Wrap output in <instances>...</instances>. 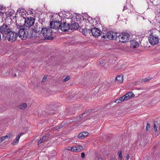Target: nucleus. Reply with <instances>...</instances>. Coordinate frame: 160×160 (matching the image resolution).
<instances>
[{"mask_svg": "<svg viewBox=\"0 0 160 160\" xmlns=\"http://www.w3.org/2000/svg\"><path fill=\"white\" fill-rule=\"evenodd\" d=\"M43 36L47 37L49 39L50 38V36L52 35V30L51 28H44L42 29L41 32Z\"/></svg>", "mask_w": 160, "mask_h": 160, "instance_id": "39448f33", "label": "nucleus"}, {"mask_svg": "<svg viewBox=\"0 0 160 160\" xmlns=\"http://www.w3.org/2000/svg\"><path fill=\"white\" fill-rule=\"evenodd\" d=\"M87 115L86 112L83 113L82 115L79 116V119L78 120V121L80 122L82 121H84L85 120V117L87 116Z\"/></svg>", "mask_w": 160, "mask_h": 160, "instance_id": "412c9836", "label": "nucleus"}, {"mask_svg": "<svg viewBox=\"0 0 160 160\" xmlns=\"http://www.w3.org/2000/svg\"><path fill=\"white\" fill-rule=\"evenodd\" d=\"M2 140H1V138H0V143L2 142Z\"/></svg>", "mask_w": 160, "mask_h": 160, "instance_id": "58836bf2", "label": "nucleus"}, {"mask_svg": "<svg viewBox=\"0 0 160 160\" xmlns=\"http://www.w3.org/2000/svg\"><path fill=\"white\" fill-rule=\"evenodd\" d=\"M118 157L120 159H122V151L120 150L118 152Z\"/></svg>", "mask_w": 160, "mask_h": 160, "instance_id": "a878e982", "label": "nucleus"}, {"mask_svg": "<svg viewBox=\"0 0 160 160\" xmlns=\"http://www.w3.org/2000/svg\"><path fill=\"white\" fill-rule=\"evenodd\" d=\"M27 107V104L26 103H22L18 106V108L20 109H25Z\"/></svg>", "mask_w": 160, "mask_h": 160, "instance_id": "5701e85b", "label": "nucleus"}, {"mask_svg": "<svg viewBox=\"0 0 160 160\" xmlns=\"http://www.w3.org/2000/svg\"><path fill=\"white\" fill-rule=\"evenodd\" d=\"M106 36L110 40L114 39L117 38V33L112 32H108L106 34Z\"/></svg>", "mask_w": 160, "mask_h": 160, "instance_id": "9b49d317", "label": "nucleus"}, {"mask_svg": "<svg viewBox=\"0 0 160 160\" xmlns=\"http://www.w3.org/2000/svg\"><path fill=\"white\" fill-rule=\"evenodd\" d=\"M105 37H106V36H105L103 35L102 36V38H105Z\"/></svg>", "mask_w": 160, "mask_h": 160, "instance_id": "4c0bfd02", "label": "nucleus"}, {"mask_svg": "<svg viewBox=\"0 0 160 160\" xmlns=\"http://www.w3.org/2000/svg\"><path fill=\"white\" fill-rule=\"evenodd\" d=\"M70 28L71 30H74L78 29L79 25L77 23L74 22L72 23L70 26Z\"/></svg>", "mask_w": 160, "mask_h": 160, "instance_id": "6ab92c4d", "label": "nucleus"}, {"mask_svg": "<svg viewBox=\"0 0 160 160\" xmlns=\"http://www.w3.org/2000/svg\"><path fill=\"white\" fill-rule=\"evenodd\" d=\"M129 158V156L128 154L126 156V159L128 160Z\"/></svg>", "mask_w": 160, "mask_h": 160, "instance_id": "c9c22d12", "label": "nucleus"}, {"mask_svg": "<svg viewBox=\"0 0 160 160\" xmlns=\"http://www.w3.org/2000/svg\"><path fill=\"white\" fill-rule=\"evenodd\" d=\"M58 127L56 128L57 129H60L62 128V126L61 125H59L58 126Z\"/></svg>", "mask_w": 160, "mask_h": 160, "instance_id": "f704fd0d", "label": "nucleus"}, {"mask_svg": "<svg viewBox=\"0 0 160 160\" xmlns=\"http://www.w3.org/2000/svg\"><path fill=\"white\" fill-rule=\"evenodd\" d=\"M70 28L69 24L66 22H64L62 23H61L60 30L62 31L66 32L69 30Z\"/></svg>", "mask_w": 160, "mask_h": 160, "instance_id": "f8f14e48", "label": "nucleus"}, {"mask_svg": "<svg viewBox=\"0 0 160 160\" xmlns=\"http://www.w3.org/2000/svg\"><path fill=\"white\" fill-rule=\"evenodd\" d=\"M125 101L128 100L134 97V95L132 92H129L127 93L124 95H123Z\"/></svg>", "mask_w": 160, "mask_h": 160, "instance_id": "ddd939ff", "label": "nucleus"}, {"mask_svg": "<svg viewBox=\"0 0 160 160\" xmlns=\"http://www.w3.org/2000/svg\"><path fill=\"white\" fill-rule=\"evenodd\" d=\"M47 78V77L46 76H45L42 80V82H44L46 81Z\"/></svg>", "mask_w": 160, "mask_h": 160, "instance_id": "2f4dec72", "label": "nucleus"}, {"mask_svg": "<svg viewBox=\"0 0 160 160\" xmlns=\"http://www.w3.org/2000/svg\"><path fill=\"white\" fill-rule=\"evenodd\" d=\"M16 76V74H15L14 75V76Z\"/></svg>", "mask_w": 160, "mask_h": 160, "instance_id": "ea45409f", "label": "nucleus"}, {"mask_svg": "<svg viewBox=\"0 0 160 160\" xmlns=\"http://www.w3.org/2000/svg\"><path fill=\"white\" fill-rule=\"evenodd\" d=\"M124 101H125V100L124 99V97L123 96L122 97L116 100L115 101V102L117 103H121L122 102H123Z\"/></svg>", "mask_w": 160, "mask_h": 160, "instance_id": "4be33fe9", "label": "nucleus"}, {"mask_svg": "<svg viewBox=\"0 0 160 160\" xmlns=\"http://www.w3.org/2000/svg\"><path fill=\"white\" fill-rule=\"evenodd\" d=\"M18 36L17 33L11 30L7 34L8 40L10 42H13L16 41Z\"/></svg>", "mask_w": 160, "mask_h": 160, "instance_id": "20e7f679", "label": "nucleus"}, {"mask_svg": "<svg viewBox=\"0 0 160 160\" xmlns=\"http://www.w3.org/2000/svg\"><path fill=\"white\" fill-rule=\"evenodd\" d=\"M11 30L9 27L5 24L0 27V32L2 34H7Z\"/></svg>", "mask_w": 160, "mask_h": 160, "instance_id": "6e6552de", "label": "nucleus"}, {"mask_svg": "<svg viewBox=\"0 0 160 160\" xmlns=\"http://www.w3.org/2000/svg\"><path fill=\"white\" fill-rule=\"evenodd\" d=\"M35 19L32 17H30L26 18L25 19L24 25L28 29L30 27L32 26L34 23Z\"/></svg>", "mask_w": 160, "mask_h": 160, "instance_id": "7ed1b4c3", "label": "nucleus"}, {"mask_svg": "<svg viewBox=\"0 0 160 160\" xmlns=\"http://www.w3.org/2000/svg\"><path fill=\"white\" fill-rule=\"evenodd\" d=\"M156 26L158 29V31L157 32H158V31H159L160 32V22H157Z\"/></svg>", "mask_w": 160, "mask_h": 160, "instance_id": "cd10ccee", "label": "nucleus"}, {"mask_svg": "<svg viewBox=\"0 0 160 160\" xmlns=\"http://www.w3.org/2000/svg\"><path fill=\"white\" fill-rule=\"evenodd\" d=\"M88 30H90V29H83L82 30V34H83L85 35H86L88 32L90 33V32H89L88 31Z\"/></svg>", "mask_w": 160, "mask_h": 160, "instance_id": "393cba45", "label": "nucleus"}, {"mask_svg": "<svg viewBox=\"0 0 160 160\" xmlns=\"http://www.w3.org/2000/svg\"><path fill=\"white\" fill-rule=\"evenodd\" d=\"M8 136L7 135H6L2 137L1 138H0L2 140V142L3 141L5 140L6 138H8Z\"/></svg>", "mask_w": 160, "mask_h": 160, "instance_id": "c756f323", "label": "nucleus"}, {"mask_svg": "<svg viewBox=\"0 0 160 160\" xmlns=\"http://www.w3.org/2000/svg\"><path fill=\"white\" fill-rule=\"evenodd\" d=\"M116 82L117 83H122L123 82V75H120L117 76L115 78Z\"/></svg>", "mask_w": 160, "mask_h": 160, "instance_id": "a211bd4d", "label": "nucleus"}, {"mask_svg": "<svg viewBox=\"0 0 160 160\" xmlns=\"http://www.w3.org/2000/svg\"><path fill=\"white\" fill-rule=\"evenodd\" d=\"M70 79V78L68 76H67L66 78L63 80V82H66L67 81Z\"/></svg>", "mask_w": 160, "mask_h": 160, "instance_id": "7c9ffc66", "label": "nucleus"}, {"mask_svg": "<svg viewBox=\"0 0 160 160\" xmlns=\"http://www.w3.org/2000/svg\"><path fill=\"white\" fill-rule=\"evenodd\" d=\"M158 122L155 121L154 122V129L155 132H156L157 130V128L158 127Z\"/></svg>", "mask_w": 160, "mask_h": 160, "instance_id": "b1692460", "label": "nucleus"}, {"mask_svg": "<svg viewBox=\"0 0 160 160\" xmlns=\"http://www.w3.org/2000/svg\"><path fill=\"white\" fill-rule=\"evenodd\" d=\"M88 135V133L86 131H84L80 133L78 136V138L80 139L84 138L87 137Z\"/></svg>", "mask_w": 160, "mask_h": 160, "instance_id": "dca6fc26", "label": "nucleus"}, {"mask_svg": "<svg viewBox=\"0 0 160 160\" xmlns=\"http://www.w3.org/2000/svg\"><path fill=\"white\" fill-rule=\"evenodd\" d=\"M150 128V125L149 123H147L146 127V130L148 131Z\"/></svg>", "mask_w": 160, "mask_h": 160, "instance_id": "c85d7f7f", "label": "nucleus"}, {"mask_svg": "<svg viewBox=\"0 0 160 160\" xmlns=\"http://www.w3.org/2000/svg\"><path fill=\"white\" fill-rule=\"evenodd\" d=\"M81 156L82 158H84L85 157V153L84 152H82L81 154Z\"/></svg>", "mask_w": 160, "mask_h": 160, "instance_id": "72a5a7b5", "label": "nucleus"}, {"mask_svg": "<svg viewBox=\"0 0 160 160\" xmlns=\"http://www.w3.org/2000/svg\"><path fill=\"white\" fill-rule=\"evenodd\" d=\"M88 31L91 32L92 36L95 37H98L102 33V32L100 30L96 28L88 30Z\"/></svg>", "mask_w": 160, "mask_h": 160, "instance_id": "1a4fd4ad", "label": "nucleus"}, {"mask_svg": "<svg viewBox=\"0 0 160 160\" xmlns=\"http://www.w3.org/2000/svg\"><path fill=\"white\" fill-rule=\"evenodd\" d=\"M49 136V134H47L44 136L38 141V144H40L46 141L48 138Z\"/></svg>", "mask_w": 160, "mask_h": 160, "instance_id": "f3484780", "label": "nucleus"}, {"mask_svg": "<svg viewBox=\"0 0 160 160\" xmlns=\"http://www.w3.org/2000/svg\"><path fill=\"white\" fill-rule=\"evenodd\" d=\"M152 33L150 34L148 37V41L151 45H154L158 44L160 40V38L158 36L154 33L155 31H157L155 29H152L150 31Z\"/></svg>", "mask_w": 160, "mask_h": 160, "instance_id": "f257e3e1", "label": "nucleus"}, {"mask_svg": "<svg viewBox=\"0 0 160 160\" xmlns=\"http://www.w3.org/2000/svg\"><path fill=\"white\" fill-rule=\"evenodd\" d=\"M42 29L41 25L36 23L32 28V31L35 32L39 33L41 32Z\"/></svg>", "mask_w": 160, "mask_h": 160, "instance_id": "9d476101", "label": "nucleus"}, {"mask_svg": "<svg viewBox=\"0 0 160 160\" xmlns=\"http://www.w3.org/2000/svg\"><path fill=\"white\" fill-rule=\"evenodd\" d=\"M83 150V147L81 145H76L73 147V152H79Z\"/></svg>", "mask_w": 160, "mask_h": 160, "instance_id": "2eb2a0df", "label": "nucleus"}, {"mask_svg": "<svg viewBox=\"0 0 160 160\" xmlns=\"http://www.w3.org/2000/svg\"><path fill=\"white\" fill-rule=\"evenodd\" d=\"M110 160H116V158H112Z\"/></svg>", "mask_w": 160, "mask_h": 160, "instance_id": "e433bc0d", "label": "nucleus"}, {"mask_svg": "<svg viewBox=\"0 0 160 160\" xmlns=\"http://www.w3.org/2000/svg\"><path fill=\"white\" fill-rule=\"evenodd\" d=\"M65 149L72 152H73V147H66Z\"/></svg>", "mask_w": 160, "mask_h": 160, "instance_id": "bb28decb", "label": "nucleus"}, {"mask_svg": "<svg viewBox=\"0 0 160 160\" xmlns=\"http://www.w3.org/2000/svg\"><path fill=\"white\" fill-rule=\"evenodd\" d=\"M130 35L127 33H124L119 36V41L124 43L128 42L129 38Z\"/></svg>", "mask_w": 160, "mask_h": 160, "instance_id": "423d86ee", "label": "nucleus"}, {"mask_svg": "<svg viewBox=\"0 0 160 160\" xmlns=\"http://www.w3.org/2000/svg\"><path fill=\"white\" fill-rule=\"evenodd\" d=\"M22 134V133H20L19 134L18 136L16 138V140L15 141H14L13 142H12L11 143V144L13 145H15L17 144H18V141L19 140V139H20V137L21 135Z\"/></svg>", "mask_w": 160, "mask_h": 160, "instance_id": "aec40b11", "label": "nucleus"}, {"mask_svg": "<svg viewBox=\"0 0 160 160\" xmlns=\"http://www.w3.org/2000/svg\"><path fill=\"white\" fill-rule=\"evenodd\" d=\"M130 43V47L131 48H135L139 46V43L135 40H131Z\"/></svg>", "mask_w": 160, "mask_h": 160, "instance_id": "4468645a", "label": "nucleus"}, {"mask_svg": "<svg viewBox=\"0 0 160 160\" xmlns=\"http://www.w3.org/2000/svg\"><path fill=\"white\" fill-rule=\"evenodd\" d=\"M17 27L19 29L18 36L22 39L26 40L28 36V29L24 25H18Z\"/></svg>", "mask_w": 160, "mask_h": 160, "instance_id": "f03ea898", "label": "nucleus"}, {"mask_svg": "<svg viewBox=\"0 0 160 160\" xmlns=\"http://www.w3.org/2000/svg\"><path fill=\"white\" fill-rule=\"evenodd\" d=\"M151 79V78H145L143 79V81L144 82H148Z\"/></svg>", "mask_w": 160, "mask_h": 160, "instance_id": "473e14b6", "label": "nucleus"}, {"mask_svg": "<svg viewBox=\"0 0 160 160\" xmlns=\"http://www.w3.org/2000/svg\"><path fill=\"white\" fill-rule=\"evenodd\" d=\"M19 9H20V8H19V9H18V10L19 11Z\"/></svg>", "mask_w": 160, "mask_h": 160, "instance_id": "a19ab883", "label": "nucleus"}, {"mask_svg": "<svg viewBox=\"0 0 160 160\" xmlns=\"http://www.w3.org/2000/svg\"><path fill=\"white\" fill-rule=\"evenodd\" d=\"M50 25L51 28L55 29H60L61 23L58 20H54L52 22H51Z\"/></svg>", "mask_w": 160, "mask_h": 160, "instance_id": "0eeeda50", "label": "nucleus"}]
</instances>
